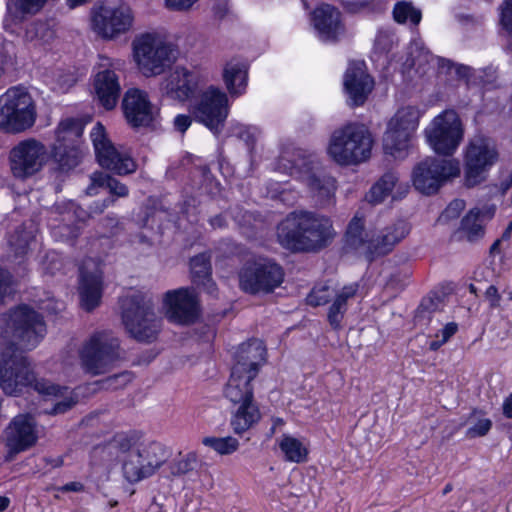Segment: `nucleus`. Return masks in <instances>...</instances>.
I'll return each mask as SVG.
<instances>
[{
  "instance_id": "f257e3e1",
  "label": "nucleus",
  "mask_w": 512,
  "mask_h": 512,
  "mask_svg": "<svg viewBox=\"0 0 512 512\" xmlns=\"http://www.w3.org/2000/svg\"><path fill=\"white\" fill-rule=\"evenodd\" d=\"M333 236L330 219L312 211H293L277 226L279 244L292 252L320 251Z\"/></svg>"
},
{
  "instance_id": "f03ea898",
  "label": "nucleus",
  "mask_w": 512,
  "mask_h": 512,
  "mask_svg": "<svg viewBox=\"0 0 512 512\" xmlns=\"http://www.w3.org/2000/svg\"><path fill=\"white\" fill-rule=\"evenodd\" d=\"M0 388L6 395H18L30 388L41 395H58L62 388L44 378H38L27 356L14 343L0 351Z\"/></svg>"
},
{
  "instance_id": "7ed1b4c3",
  "label": "nucleus",
  "mask_w": 512,
  "mask_h": 512,
  "mask_svg": "<svg viewBox=\"0 0 512 512\" xmlns=\"http://www.w3.org/2000/svg\"><path fill=\"white\" fill-rule=\"evenodd\" d=\"M240 366L232 367L229 380L224 388L225 397L239 407L231 420V426L235 433L241 434L257 423L261 414L258 405L254 401V389L252 381L256 378L255 372L242 373Z\"/></svg>"
},
{
  "instance_id": "20e7f679",
  "label": "nucleus",
  "mask_w": 512,
  "mask_h": 512,
  "mask_svg": "<svg viewBox=\"0 0 512 512\" xmlns=\"http://www.w3.org/2000/svg\"><path fill=\"white\" fill-rule=\"evenodd\" d=\"M122 321L130 335L140 342H152L156 339L161 319L154 312L150 298L136 291L120 300Z\"/></svg>"
},
{
  "instance_id": "39448f33",
  "label": "nucleus",
  "mask_w": 512,
  "mask_h": 512,
  "mask_svg": "<svg viewBox=\"0 0 512 512\" xmlns=\"http://www.w3.org/2000/svg\"><path fill=\"white\" fill-rule=\"evenodd\" d=\"M373 139L363 124L350 123L333 132L328 154L339 165H354L371 155Z\"/></svg>"
},
{
  "instance_id": "423d86ee",
  "label": "nucleus",
  "mask_w": 512,
  "mask_h": 512,
  "mask_svg": "<svg viewBox=\"0 0 512 512\" xmlns=\"http://www.w3.org/2000/svg\"><path fill=\"white\" fill-rule=\"evenodd\" d=\"M37 119L36 104L23 87H11L0 96V129L22 133L32 128Z\"/></svg>"
},
{
  "instance_id": "0eeeda50",
  "label": "nucleus",
  "mask_w": 512,
  "mask_h": 512,
  "mask_svg": "<svg viewBox=\"0 0 512 512\" xmlns=\"http://www.w3.org/2000/svg\"><path fill=\"white\" fill-rule=\"evenodd\" d=\"M3 317L5 332L22 348H35L46 334L42 314L27 304L10 308Z\"/></svg>"
},
{
  "instance_id": "6e6552de",
  "label": "nucleus",
  "mask_w": 512,
  "mask_h": 512,
  "mask_svg": "<svg viewBox=\"0 0 512 512\" xmlns=\"http://www.w3.org/2000/svg\"><path fill=\"white\" fill-rule=\"evenodd\" d=\"M460 172V163L456 159L427 157L413 168L412 183L421 194L430 196L458 177Z\"/></svg>"
},
{
  "instance_id": "1a4fd4ad",
  "label": "nucleus",
  "mask_w": 512,
  "mask_h": 512,
  "mask_svg": "<svg viewBox=\"0 0 512 512\" xmlns=\"http://www.w3.org/2000/svg\"><path fill=\"white\" fill-rule=\"evenodd\" d=\"M284 270L270 258H258L247 262L239 274L241 289L251 295L270 294L284 280Z\"/></svg>"
},
{
  "instance_id": "9d476101",
  "label": "nucleus",
  "mask_w": 512,
  "mask_h": 512,
  "mask_svg": "<svg viewBox=\"0 0 512 512\" xmlns=\"http://www.w3.org/2000/svg\"><path fill=\"white\" fill-rule=\"evenodd\" d=\"M84 126L74 118L62 120L56 129V143L52 147V157L57 163V169L68 172L81 161V137Z\"/></svg>"
},
{
  "instance_id": "9b49d317",
  "label": "nucleus",
  "mask_w": 512,
  "mask_h": 512,
  "mask_svg": "<svg viewBox=\"0 0 512 512\" xmlns=\"http://www.w3.org/2000/svg\"><path fill=\"white\" fill-rule=\"evenodd\" d=\"M497 159L498 152L490 138L475 136L471 139L464 158V186L473 188L484 182Z\"/></svg>"
},
{
  "instance_id": "f8f14e48",
  "label": "nucleus",
  "mask_w": 512,
  "mask_h": 512,
  "mask_svg": "<svg viewBox=\"0 0 512 512\" xmlns=\"http://www.w3.org/2000/svg\"><path fill=\"white\" fill-rule=\"evenodd\" d=\"M134 15L123 0H104L94 9L92 26L105 39H112L127 32L133 25Z\"/></svg>"
},
{
  "instance_id": "ddd939ff",
  "label": "nucleus",
  "mask_w": 512,
  "mask_h": 512,
  "mask_svg": "<svg viewBox=\"0 0 512 512\" xmlns=\"http://www.w3.org/2000/svg\"><path fill=\"white\" fill-rule=\"evenodd\" d=\"M425 132L431 148L443 156L454 154L464 134L461 119L454 110H445L435 117Z\"/></svg>"
},
{
  "instance_id": "4468645a",
  "label": "nucleus",
  "mask_w": 512,
  "mask_h": 512,
  "mask_svg": "<svg viewBox=\"0 0 512 512\" xmlns=\"http://www.w3.org/2000/svg\"><path fill=\"white\" fill-rule=\"evenodd\" d=\"M135 59L145 76L163 73L176 59L173 45L156 43L155 38L145 34L133 42Z\"/></svg>"
},
{
  "instance_id": "2eb2a0df",
  "label": "nucleus",
  "mask_w": 512,
  "mask_h": 512,
  "mask_svg": "<svg viewBox=\"0 0 512 512\" xmlns=\"http://www.w3.org/2000/svg\"><path fill=\"white\" fill-rule=\"evenodd\" d=\"M47 159L45 145L35 138L20 141L9 152L11 173L19 180H26L39 173Z\"/></svg>"
},
{
  "instance_id": "dca6fc26",
  "label": "nucleus",
  "mask_w": 512,
  "mask_h": 512,
  "mask_svg": "<svg viewBox=\"0 0 512 512\" xmlns=\"http://www.w3.org/2000/svg\"><path fill=\"white\" fill-rule=\"evenodd\" d=\"M120 343L109 332H96L80 352L82 365L88 373L99 375L107 366L119 358Z\"/></svg>"
},
{
  "instance_id": "f3484780",
  "label": "nucleus",
  "mask_w": 512,
  "mask_h": 512,
  "mask_svg": "<svg viewBox=\"0 0 512 512\" xmlns=\"http://www.w3.org/2000/svg\"><path fill=\"white\" fill-rule=\"evenodd\" d=\"M90 137L99 165L118 175L132 174L137 169L135 160L126 153L119 152L107 138L105 127L98 122L92 129Z\"/></svg>"
},
{
  "instance_id": "a211bd4d",
  "label": "nucleus",
  "mask_w": 512,
  "mask_h": 512,
  "mask_svg": "<svg viewBox=\"0 0 512 512\" xmlns=\"http://www.w3.org/2000/svg\"><path fill=\"white\" fill-rule=\"evenodd\" d=\"M192 115L215 135H219L228 116V98L220 89L209 87L193 106Z\"/></svg>"
},
{
  "instance_id": "6ab92c4d",
  "label": "nucleus",
  "mask_w": 512,
  "mask_h": 512,
  "mask_svg": "<svg viewBox=\"0 0 512 512\" xmlns=\"http://www.w3.org/2000/svg\"><path fill=\"white\" fill-rule=\"evenodd\" d=\"M36 420L31 414L15 416L4 431L7 453L6 462H11L24 451L32 448L38 440Z\"/></svg>"
},
{
  "instance_id": "aec40b11",
  "label": "nucleus",
  "mask_w": 512,
  "mask_h": 512,
  "mask_svg": "<svg viewBox=\"0 0 512 512\" xmlns=\"http://www.w3.org/2000/svg\"><path fill=\"white\" fill-rule=\"evenodd\" d=\"M168 306L167 317L170 322L190 325L200 316L197 294L193 288H180L168 291L165 295Z\"/></svg>"
},
{
  "instance_id": "412c9836",
  "label": "nucleus",
  "mask_w": 512,
  "mask_h": 512,
  "mask_svg": "<svg viewBox=\"0 0 512 512\" xmlns=\"http://www.w3.org/2000/svg\"><path fill=\"white\" fill-rule=\"evenodd\" d=\"M344 91L350 107L362 106L374 88V79L368 74L364 61H351L343 77Z\"/></svg>"
},
{
  "instance_id": "4be33fe9",
  "label": "nucleus",
  "mask_w": 512,
  "mask_h": 512,
  "mask_svg": "<svg viewBox=\"0 0 512 512\" xmlns=\"http://www.w3.org/2000/svg\"><path fill=\"white\" fill-rule=\"evenodd\" d=\"M122 110L133 128L148 127L154 121L153 107L146 92L131 88L122 99Z\"/></svg>"
},
{
  "instance_id": "5701e85b",
  "label": "nucleus",
  "mask_w": 512,
  "mask_h": 512,
  "mask_svg": "<svg viewBox=\"0 0 512 512\" xmlns=\"http://www.w3.org/2000/svg\"><path fill=\"white\" fill-rule=\"evenodd\" d=\"M408 232L407 223L402 220L385 227L375 237L368 239L366 257L372 261L388 254Z\"/></svg>"
},
{
  "instance_id": "b1692460",
  "label": "nucleus",
  "mask_w": 512,
  "mask_h": 512,
  "mask_svg": "<svg viewBox=\"0 0 512 512\" xmlns=\"http://www.w3.org/2000/svg\"><path fill=\"white\" fill-rule=\"evenodd\" d=\"M313 24L323 41L335 42L345 31L340 11L332 5L323 4L313 11Z\"/></svg>"
},
{
  "instance_id": "393cba45",
  "label": "nucleus",
  "mask_w": 512,
  "mask_h": 512,
  "mask_svg": "<svg viewBox=\"0 0 512 512\" xmlns=\"http://www.w3.org/2000/svg\"><path fill=\"white\" fill-rule=\"evenodd\" d=\"M198 86L197 75L188 69L176 66L162 83V90L171 98L185 101L192 97Z\"/></svg>"
},
{
  "instance_id": "a878e982",
  "label": "nucleus",
  "mask_w": 512,
  "mask_h": 512,
  "mask_svg": "<svg viewBox=\"0 0 512 512\" xmlns=\"http://www.w3.org/2000/svg\"><path fill=\"white\" fill-rule=\"evenodd\" d=\"M281 160L286 161L284 166L289 174L305 184L324 172L317 156L300 148L295 149L290 158L282 156Z\"/></svg>"
},
{
  "instance_id": "bb28decb",
  "label": "nucleus",
  "mask_w": 512,
  "mask_h": 512,
  "mask_svg": "<svg viewBox=\"0 0 512 512\" xmlns=\"http://www.w3.org/2000/svg\"><path fill=\"white\" fill-rule=\"evenodd\" d=\"M266 348L263 342L253 338L248 342L241 343L235 353V364L232 367L240 366L239 370L245 374L259 373L260 365L265 362Z\"/></svg>"
},
{
  "instance_id": "cd10ccee",
  "label": "nucleus",
  "mask_w": 512,
  "mask_h": 512,
  "mask_svg": "<svg viewBox=\"0 0 512 512\" xmlns=\"http://www.w3.org/2000/svg\"><path fill=\"white\" fill-rule=\"evenodd\" d=\"M93 87L100 104L106 110H112L116 107L121 86L118 75L114 70L104 69L99 71L94 77Z\"/></svg>"
},
{
  "instance_id": "c85d7f7f",
  "label": "nucleus",
  "mask_w": 512,
  "mask_h": 512,
  "mask_svg": "<svg viewBox=\"0 0 512 512\" xmlns=\"http://www.w3.org/2000/svg\"><path fill=\"white\" fill-rule=\"evenodd\" d=\"M191 280L198 289L212 297H217L218 288L212 279L211 257L200 253L190 259Z\"/></svg>"
},
{
  "instance_id": "c756f323",
  "label": "nucleus",
  "mask_w": 512,
  "mask_h": 512,
  "mask_svg": "<svg viewBox=\"0 0 512 512\" xmlns=\"http://www.w3.org/2000/svg\"><path fill=\"white\" fill-rule=\"evenodd\" d=\"M313 201L318 208L326 209L335 205L337 189L334 177L325 171L306 183Z\"/></svg>"
},
{
  "instance_id": "7c9ffc66",
  "label": "nucleus",
  "mask_w": 512,
  "mask_h": 512,
  "mask_svg": "<svg viewBox=\"0 0 512 512\" xmlns=\"http://www.w3.org/2000/svg\"><path fill=\"white\" fill-rule=\"evenodd\" d=\"M79 295L84 310L91 312L102 298V277L98 273L81 270Z\"/></svg>"
},
{
  "instance_id": "2f4dec72",
  "label": "nucleus",
  "mask_w": 512,
  "mask_h": 512,
  "mask_svg": "<svg viewBox=\"0 0 512 512\" xmlns=\"http://www.w3.org/2000/svg\"><path fill=\"white\" fill-rule=\"evenodd\" d=\"M359 283L345 285L336 295L328 309L327 320L334 330L342 328V320L348 309V300L356 296L359 290Z\"/></svg>"
},
{
  "instance_id": "473e14b6",
  "label": "nucleus",
  "mask_w": 512,
  "mask_h": 512,
  "mask_svg": "<svg viewBox=\"0 0 512 512\" xmlns=\"http://www.w3.org/2000/svg\"><path fill=\"white\" fill-rule=\"evenodd\" d=\"M248 79V65L236 59L226 63L223 80L231 96H239L245 92Z\"/></svg>"
},
{
  "instance_id": "72a5a7b5",
  "label": "nucleus",
  "mask_w": 512,
  "mask_h": 512,
  "mask_svg": "<svg viewBox=\"0 0 512 512\" xmlns=\"http://www.w3.org/2000/svg\"><path fill=\"white\" fill-rule=\"evenodd\" d=\"M484 235L485 228L481 223L480 212L471 210L461 219L460 226L453 233L452 238L455 241L474 243L482 239Z\"/></svg>"
},
{
  "instance_id": "f704fd0d",
  "label": "nucleus",
  "mask_w": 512,
  "mask_h": 512,
  "mask_svg": "<svg viewBox=\"0 0 512 512\" xmlns=\"http://www.w3.org/2000/svg\"><path fill=\"white\" fill-rule=\"evenodd\" d=\"M413 133L389 124L383 138V147L387 154L394 158H404L410 145Z\"/></svg>"
},
{
  "instance_id": "c9c22d12",
  "label": "nucleus",
  "mask_w": 512,
  "mask_h": 512,
  "mask_svg": "<svg viewBox=\"0 0 512 512\" xmlns=\"http://www.w3.org/2000/svg\"><path fill=\"white\" fill-rule=\"evenodd\" d=\"M91 183L86 188V194L94 196L98 188H106L112 196L126 197L129 194L128 187L103 171H95L90 176Z\"/></svg>"
},
{
  "instance_id": "e433bc0d",
  "label": "nucleus",
  "mask_w": 512,
  "mask_h": 512,
  "mask_svg": "<svg viewBox=\"0 0 512 512\" xmlns=\"http://www.w3.org/2000/svg\"><path fill=\"white\" fill-rule=\"evenodd\" d=\"M144 461L147 471L152 476L168 459L166 447L159 442H151L142 450H137Z\"/></svg>"
},
{
  "instance_id": "4c0bfd02",
  "label": "nucleus",
  "mask_w": 512,
  "mask_h": 512,
  "mask_svg": "<svg viewBox=\"0 0 512 512\" xmlns=\"http://www.w3.org/2000/svg\"><path fill=\"white\" fill-rule=\"evenodd\" d=\"M124 478L131 484L150 477L141 454L138 451L129 452L122 465Z\"/></svg>"
},
{
  "instance_id": "58836bf2",
  "label": "nucleus",
  "mask_w": 512,
  "mask_h": 512,
  "mask_svg": "<svg viewBox=\"0 0 512 512\" xmlns=\"http://www.w3.org/2000/svg\"><path fill=\"white\" fill-rule=\"evenodd\" d=\"M399 177L396 172L388 171L371 187L366 199L369 203H382L392 192Z\"/></svg>"
},
{
  "instance_id": "ea45409f",
  "label": "nucleus",
  "mask_w": 512,
  "mask_h": 512,
  "mask_svg": "<svg viewBox=\"0 0 512 512\" xmlns=\"http://www.w3.org/2000/svg\"><path fill=\"white\" fill-rule=\"evenodd\" d=\"M279 447L290 462L302 463L306 461L308 450L300 440L289 435H283Z\"/></svg>"
},
{
  "instance_id": "a19ab883",
  "label": "nucleus",
  "mask_w": 512,
  "mask_h": 512,
  "mask_svg": "<svg viewBox=\"0 0 512 512\" xmlns=\"http://www.w3.org/2000/svg\"><path fill=\"white\" fill-rule=\"evenodd\" d=\"M33 238L32 231L21 224L9 235L8 243L16 256H23L27 253Z\"/></svg>"
},
{
  "instance_id": "79ce46f5",
  "label": "nucleus",
  "mask_w": 512,
  "mask_h": 512,
  "mask_svg": "<svg viewBox=\"0 0 512 512\" xmlns=\"http://www.w3.org/2000/svg\"><path fill=\"white\" fill-rule=\"evenodd\" d=\"M47 0H7L8 12L15 17L35 15L46 4Z\"/></svg>"
},
{
  "instance_id": "37998d69",
  "label": "nucleus",
  "mask_w": 512,
  "mask_h": 512,
  "mask_svg": "<svg viewBox=\"0 0 512 512\" xmlns=\"http://www.w3.org/2000/svg\"><path fill=\"white\" fill-rule=\"evenodd\" d=\"M393 18L399 24H405L409 20L412 25L417 26L422 19V13L411 2L400 1L393 8Z\"/></svg>"
},
{
  "instance_id": "c03bdc74",
  "label": "nucleus",
  "mask_w": 512,
  "mask_h": 512,
  "mask_svg": "<svg viewBox=\"0 0 512 512\" xmlns=\"http://www.w3.org/2000/svg\"><path fill=\"white\" fill-rule=\"evenodd\" d=\"M364 224L361 218L353 217L349 222L346 233H345V245L351 249H358L365 244L367 241L364 236Z\"/></svg>"
},
{
  "instance_id": "a18cd8bd",
  "label": "nucleus",
  "mask_w": 512,
  "mask_h": 512,
  "mask_svg": "<svg viewBox=\"0 0 512 512\" xmlns=\"http://www.w3.org/2000/svg\"><path fill=\"white\" fill-rule=\"evenodd\" d=\"M202 444L206 447L213 449L220 455H230L234 453L239 447L238 440L231 436H207L202 439Z\"/></svg>"
},
{
  "instance_id": "49530a36",
  "label": "nucleus",
  "mask_w": 512,
  "mask_h": 512,
  "mask_svg": "<svg viewBox=\"0 0 512 512\" xmlns=\"http://www.w3.org/2000/svg\"><path fill=\"white\" fill-rule=\"evenodd\" d=\"M390 125L403 128L410 133H414L418 126L417 112L413 108H404L399 110L391 120Z\"/></svg>"
},
{
  "instance_id": "de8ad7c7",
  "label": "nucleus",
  "mask_w": 512,
  "mask_h": 512,
  "mask_svg": "<svg viewBox=\"0 0 512 512\" xmlns=\"http://www.w3.org/2000/svg\"><path fill=\"white\" fill-rule=\"evenodd\" d=\"M257 128L236 124L231 127V136L245 143L249 152H252L257 141Z\"/></svg>"
},
{
  "instance_id": "09e8293b",
  "label": "nucleus",
  "mask_w": 512,
  "mask_h": 512,
  "mask_svg": "<svg viewBox=\"0 0 512 512\" xmlns=\"http://www.w3.org/2000/svg\"><path fill=\"white\" fill-rule=\"evenodd\" d=\"M437 65L440 72L448 74L454 73L456 78L459 80L468 79L471 75V68L463 64H456L450 59L438 57Z\"/></svg>"
},
{
  "instance_id": "8fccbe9b",
  "label": "nucleus",
  "mask_w": 512,
  "mask_h": 512,
  "mask_svg": "<svg viewBox=\"0 0 512 512\" xmlns=\"http://www.w3.org/2000/svg\"><path fill=\"white\" fill-rule=\"evenodd\" d=\"M440 303L441 298L436 293L423 297L416 311V320H430V314L439 309Z\"/></svg>"
},
{
  "instance_id": "3c124183",
  "label": "nucleus",
  "mask_w": 512,
  "mask_h": 512,
  "mask_svg": "<svg viewBox=\"0 0 512 512\" xmlns=\"http://www.w3.org/2000/svg\"><path fill=\"white\" fill-rule=\"evenodd\" d=\"M62 388L61 393L54 395L55 397H63L61 400L56 401L53 406L47 410L50 415H61L70 411L77 403L78 397L76 395L65 396L68 391V387L60 386Z\"/></svg>"
},
{
  "instance_id": "603ef678",
  "label": "nucleus",
  "mask_w": 512,
  "mask_h": 512,
  "mask_svg": "<svg viewBox=\"0 0 512 512\" xmlns=\"http://www.w3.org/2000/svg\"><path fill=\"white\" fill-rule=\"evenodd\" d=\"M333 297V291L328 285L315 286L306 297L308 305L317 307L330 302Z\"/></svg>"
},
{
  "instance_id": "864d4df0",
  "label": "nucleus",
  "mask_w": 512,
  "mask_h": 512,
  "mask_svg": "<svg viewBox=\"0 0 512 512\" xmlns=\"http://www.w3.org/2000/svg\"><path fill=\"white\" fill-rule=\"evenodd\" d=\"M197 464V457L194 453H188L182 459L170 464V473L173 476H182L193 471Z\"/></svg>"
},
{
  "instance_id": "5fc2aeb1",
  "label": "nucleus",
  "mask_w": 512,
  "mask_h": 512,
  "mask_svg": "<svg viewBox=\"0 0 512 512\" xmlns=\"http://www.w3.org/2000/svg\"><path fill=\"white\" fill-rule=\"evenodd\" d=\"M133 380V374L129 371H124L114 374L100 381L102 388L105 389H119L125 387Z\"/></svg>"
},
{
  "instance_id": "6e6d98bb",
  "label": "nucleus",
  "mask_w": 512,
  "mask_h": 512,
  "mask_svg": "<svg viewBox=\"0 0 512 512\" xmlns=\"http://www.w3.org/2000/svg\"><path fill=\"white\" fill-rule=\"evenodd\" d=\"M13 293V275L0 265V305Z\"/></svg>"
},
{
  "instance_id": "4d7b16f0",
  "label": "nucleus",
  "mask_w": 512,
  "mask_h": 512,
  "mask_svg": "<svg viewBox=\"0 0 512 512\" xmlns=\"http://www.w3.org/2000/svg\"><path fill=\"white\" fill-rule=\"evenodd\" d=\"M492 428V421L488 418L479 419L474 425L466 431L468 438L483 437L488 434Z\"/></svg>"
},
{
  "instance_id": "13d9d810",
  "label": "nucleus",
  "mask_w": 512,
  "mask_h": 512,
  "mask_svg": "<svg viewBox=\"0 0 512 512\" xmlns=\"http://www.w3.org/2000/svg\"><path fill=\"white\" fill-rule=\"evenodd\" d=\"M500 10V25L512 37V0H505Z\"/></svg>"
},
{
  "instance_id": "bf43d9fd",
  "label": "nucleus",
  "mask_w": 512,
  "mask_h": 512,
  "mask_svg": "<svg viewBox=\"0 0 512 512\" xmlns=\"http://www.w3.org/2000/svg\"><path fill=\"white\" fill-rule=\"evenodd\" d=\"M485 298L489 301V307L491 309H495L500 306L501 295L499 294L498 288L495 285H490L486 289Z\"/></svg>"
},
{
  "instance_id": "052dcab7",
  "label": "nucleus",
  "mask_w": 512,
  "mask_h": 512,
  "mask_svg": "<svg viewBox=\"0 0 512 512\" xmlns=\"http://www.w3.org/2000/svg\"><path fill=\"white\" fill-rule=\"evenodd\" d=\"M229 214L239 226H244L251 220L250 213L239 207L231 209Z\"/></svg>"
},
{
  "instance_id": "680f3d73",
  "label": "nucleus",
  "mask_w": 512,
  "mask_h": 512,
  "mask_svg": "<svg viewBox=\"0 0 512 512\" xmlns=\"http://www.w3.org/2000/svg\"><path fill=\"white\" fill-rule=\"evenodd\" d=\"M198 0H166L169 9L175 11H186L190 9Z\"/></svg>"
},
{
  "instance_id": "e2e57ef3",
  "label": "nucleus",
  "mask_w": 512,
  "mask_h": 512,
  "mask_svg": "<svg viewBox=\"0 0 512 512\" xmlns=\"http://www.w3.org/2000/svg\"><path fill=\"white\" fill-rule=\"evenodd\" d=\"M409 278V273H395L391 275L387 285L395 289H403L406 286V280Z\"/></svg>"
},
{
  "instance_id": "0e129e2a",
  "label": "nucleus",
  "mask_w": 512,
  "mask_h": 512,
  "mask_svg": "<svg viewBox=\"0 0 512 512\" xmlns=\"http://www.w3.org/2000/svg\"><path fill=\"white\" fill-rule=\"evenodd\" d=\"M192 119L189 115L179 114L174 119V127L177 131L184 133L191 125Z\"/></svg>"
},
{
  "instance_id": "69168bd1",
  "label": "nucleus",
  "mask_w": 512,
  "mask_h": 512,
  "mask_svg": "<svg viewBox=\"0 0 512 512\" xmlns=\"http://www.w3.org/2000/svg\"><path fill=\"white\" fill-rule=\"evenodd\" d=\"M369 2L366 0L361 1H347L344 3V8L349 13H359L364 11L368 6Z\"/></svg>"
},
{
  "instance_id": "338daca9",
  "label": "nucleus",
  "mask_w": 512,
  "mask_h": 512,
  "mask_svg": "<svg viewBox=\"0 0 512 512\" xmlns=\"http://www.w3.org/2000/svg\"><path fill=\"white\" fill-rule=\"evenodd\" d=\"M464 208V202L462 200H454L452 201L448 207L445 209L444 214L448 218L457 217L459 212Z\"/></svg>"
},
{
  "instance_id": "774afa93",
  "label": "nucleus",
  "mask_w": 512,
  "mask_h": 512,
  "mask_svg": "<svg viewBox=\"0 0 512 512\" xmlns=\"http://www.w3.org/2000/svg\"><path fill=\"white\" fill-rule=\"evenodd\" d=\"M458 331V324L455 322L447 323L440 331L442 342H447Z\"/></svg>"
}]
</instances>
